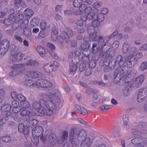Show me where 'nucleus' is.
Wrapping results in <instances>:
<instances>
[{
  "instance_id": "obj_5",
  "label": "nucleus",
  "mask_w": 147,
  "mask_h": 147,
  "mask_svg": "<svg viewBox=\"0 0 147 147\" xmlns=\"http://www.w3.org/2000/svg\"><path fill=\"white\" fill-rule=\"evenodd\" d=\"M46 105L42 106L38 112L40 113L47 116H51L55 114L56 111L53 109L50 108L48 106L49 104L47 103Z\"/></svg>"
},
{
  "instance_id": "obj_38",
  "label": "nucleus",
  "mask_w": 147,
  "mask_h": 147,
  "mask_svg": "<svg viewBox=\"0 0 147 147\" xmlns=\"http://www.w3.org/2000/svg\"><path fill=\"white\" fill-rule=\"evenodd\" d=\"M48 25L47 22L45 20H42L40 24L41 29L42 31H44L46 29L47 25Z\"/></svg>"
},
{
  "instance_id": "obj_2",
  "label": "nucleus",
  "mask_w": 147,
  "mask_h": 147,
  "mask_svg": "<svg viewBox=\"0 0 147 147\" xmlns=\"http://www.w3.org/2000/svg\"><path fill=\"white\" fill-rule=\"evenodd\" d=\"M87 137L86 131L85 130L81 129L78 131L77 128H73L70 129L69 140L73 145L76 146L78 142Z\"/></svg>"
},
{
  "instance_id": "obj_50",
  "label": "nucleus",
  "mask_w": 147,
  "mask_h": 147,
  "mask_svg": "<svg viewBox=\"0 0 147 147\" xmlns=\"http://www.w3.org/2000/svg\"><path fill=\"white\" fill-rule=\"evenodd\" d=\"M73 13L76 15H79L82 12V10L80 9L76 8L73 9Z\"/></svg>"
},
{
  "instance_id": "obj_43",
  "label": "nucleus",
  "mask_w": 147,
  "mask_h": 147,
  "mask_svg": "<svg viewBox=\"0 0 147 147\" xmlns=\"http://www.w3.org/2000/svg\"><path fill=\"white\" fill-rule=\"evenodd\" d=\"M130 87L126 86L123 90V95L125 96H128L129 94Z\"/></svg>"
},
{
  "instance_id": "obj_31",
  "label": "nucleus",
  "mask_w": 147,
  "mask_h": 147,
  "mask_svg": "<svg viewBox=\"0 0 147 147\" xmlns=\"http://www.w3.org/2000/svg\"><path fill=\"white\" fill-rule=\"evenodd\" d=\"M24 84L31 88L35 87V82L29 79L25 80L24 82Z\"/></svg>"
},
{
  "instance_id": "obj_46",
  "label": "nucleus",
  "mask_w": 147,
  "mask_h": 147,
  "mask_svg": "<svg viewBox=\"0 0 147 147\" xmlns=\"http://www.w3.org/2000/svg\"><path fill=\"white\" fill-rule=\"evenodd\" d=\"M2 141L4 142H8L11 140V137L8 136H4L1 138Z\"/></svg>"
},
{
  "instance_id": "obj_63",
  "label": "nucleus",
  "mask_w": 147,
  "mask_h": 147,
  "mask_svg": "<svg viewBox=\"0 0 147 147\" xmlns=\"http://www.w3.org/2000/svg\"><path fill=\"white\" fill-rule=\"evenodd\" d=\"M82 107V106H80L78 105H76L74 106V108L75 110L79 113H80L81 112Z\"/></svg>"
},
{
  "instance_id": "obj_26",
  "label": "nucleus",
  "mask_w": 147,
  "mask_h": 147,
  "mask_svg": "<svg viewBox=\"0 0 147 147\" xmlns=\"http://www.w3.org/2000/svg\"><path fill=\"white\" fill-rule=\"evenodd\" d=\"M44 69L47 73L52 72L53 70V65L51 63H47L45 65Z\"/></svg>"
},
{
  "instance_id": "obj_52",
  "label": "nucleus",
  "mask_w": 147,
  "mask_h": 147,
  "mask_svg": "<svg viewBox=\"0 0 147 147\" xmlns=\"http://www.w3.org/2000/svg\"><path fill=\"white\" fill-rule=\"evenodd\" d=\"M103 36L102 35H100L98 36V45L100 47L103 46L104 45V42H103Z\"/></svg>"
},
{
  "instance_id": "obj_18",
  "label": "nucleus",
  "mask_w": 147,
  "mask_h": 147,
  "mask_svg": "<svg viewBox=\"0 0 147 147\" xmlns=\"http://www.w3.org/2000/svg\"><path fill=\"white\" fill-rule=\"evenodd\" d=\"M0 45L2 47H4L3 48L5 49V51L7 52L9 48L10 45L9 41L7 39H4L0 43Z\"/></svg>"
},
{
  "instance_id": "obj_32",
  "label": "nucleus",
  "mask_w": 147,
  "mask_h": 147,
  "mask_svg": "<svg viewBox=\"0 0 147 147\" xmlns=\"http://www.w3.org/2000/svg\"><path fill=\"white\" fill-rule=\"evenodd\" d=\"M36 50L41 56L43 57L45 55L46 51L42 47L38 46L36 47Z\"/></svg>"
},
{
  "instance_id": "obj_56",
  "label": "nucleus",
  "mask_w": 147,
  "mask_h": 147,
  "mask_svg": "<svg viewBox=\"0 0 147 147\" xmlns=\"http://www.w3.org/2000/svg\"><path fill=\"white\" fill-rule=\"evenodd\" d=\"M136 51L137 49L135 47H132L129 50L128 53H129V54H131V55H129V56L132 55L134 57H134L133 54L136 53Z\"/></svg>"
},
{
  "instance_id": "obj_62",
  "label": "nucleus",
  "mask_w": 147,
  "mask_h": 147,
  "mask_svg": "<svg viewBox=\"0 0 147 147\" xmlns=\"http://www.w3.org/2000/svg\"><path fill=\"white\" fill-rule=\"evenodd\" d=\"M58 42L61 45H63L64 43V40L61 36H59L57 39Z\"/></svg>"
},
{
  "instance_id": "obj_23",
  "label": "nucleus",
  "mask_w": 147,
  "mask_h": 147,
  "mask_svg": "<svg viewBox=\"0 0 147 147\" xmlns=\"http://www.w3.org/2000/svg\"><path fill=\"white\" fill-rule=\"evenodd\" d=\"M14 19L15 18H13V16L12 15L9 16L7 18L4 20L3 21V23L6 26H10L12 23Z\"/></svg>"
},
{
  "instance_id": "obj_4",
  "label": "nucleus",
  "mask_w": 147,
  "mask_h": 147,
  "mask_svg": "<svg viewBox=\"0 0 147 147\" xmlns=\"http://www.w3.org/2000/svg\"><path fill=\"white\" fill-rule=\"evenodd\" d=\"M48 96L50 100L48 102L49 104L48 106L51 109L55 110L56 113L58 107L61 103V100L56 93H51Z\"/></svg>"
},
{
  "instance_id": "obj_27",
  "label": "nucleus",
  "mask_w": 147,
  "mask_h": 147,
  "mask_svg": "<svg viewBox=\"0 0 147 147\" xmlns=\"http://www.w3.org/2000/svg\"><path fill=\"white\" fill-rule=\"evenodd\" d=\"M90 45L88 43H83L82 44L80 48H79V49H81L80 52H82L83 53L84 52H87L88 51L90 48Z\"/></svg>"
},
{
  "instance_id": "obj_20",
  "label": "nucleus",
  "mask_w": 147,
  "mask_h": 147,
  "mask_svg": "<svg viewBox=\"0 0 147 147\" xmlns=\"http://www.w3.org/2000/svg\"><path fill=\"white\" fill-rule=\"evenodd\" d=\"M11 55H12L11 58H15L17 60L19 61L22 60L24 56L23 55L20 53H16L13 52L11 53Z\"/></svg>"
},
{
  "instance_id": "obj_12",
  "label": "nucleus",
  "mask_w": 147,
  "mask_h": 147,
  "mask_svg": "<svg viewBox=\"0 0 147 147\" xmlns=\"http://www.w3.org/2000/svg\"><path fill=\"white\" fill-rule=\"evenodd\" d=\"M88 32L90 34V38L91 40L96 41L98 39L96 33H95V30L92 28V29H90L89 27L88 29Z\"/></svg>"
},
{
  "instance_id": "obj_35",
  "label": "nucleus",
  "mask_w": 147,
  "mask_h": 147,
  "mask_svg": "<svg viewBox=\"0 0 147 147\" xmlns=\"http://www.w3.org/2000/svg\"><path fill=\"white\" fill-rule=\"evenodd\" d=\"M26 64L28 66H36L38 65V62L35 60L30 59L27 62Z\"/></svg>"
},
{
  "instance_id": "obj_54",
  "label": "nucleus",
  "mask_w": 147,
  "mask_h": 147,
  "mask_svg": "<svg viewBox=\"0 0 147 147\" xmlns=\"http://www.w3.org/2000/svg\"><path fill=\"white\" fill-rule=\"evenodd\" d=\"M96 13H89L87 14L86 16L87 18V20H90L92 19L93 18L94 19V17L96 16Z\"/></svg>"
},
{
  "instance_id": "obj_10",
  "label": "nucleus",
  "mask_w": 147,
  "mask_h": 147,
  "mask_svg": "<svg viewBox=\"0 0 147 147\" xmlns=\"http://www.w3.org/2000/svg\"><path fill=\"white\" fill-rule=\"evenodd\" d=\"M42 76V74L41 72L33 70L27 72L26 74V78L28 77L32 78L40 77Z\"/></svg>"
},
{
  "instance_id": "obj_64",
  "label": "nucleus",
  "mask_w": 147,
  "mask_h": 147,
  "mask_svg": "<svg viewBox=\"0 0 147 147\" xmlns=\"http://www.w3.org/2000/svg\"><path fill=\"white\" fill-rule=\"evenodd\" d=\"M96 62L93 61L90 62L89 64V66L90 68H93L96 66Z\"/></svg>"
},
{
  "instance_id": "obj_1",
  "label": "nucleus",
  "mask_w": 147,
  "mask_h": 147,
  "mask_svg": "<svg viewBox=\"0 0 147 147\" xmlns=\"http://www.w3.org/2000/svg\"><path fill=\"white\" fill-rule=\"evenodd\" d=\"M137 62V59L136 58L134 57L132 55L128 56L124 58L121 55H118L116 57L114 61L113 62L110 61L107 63V64L110 66L111 64L113 68L118 65L120 66L124 65L122 68H118L115 69L114 76L115 80H117V81L119 82L122 79L124 80L125 82H129V81L127 80L129 78L130 75H135L136 71L135 69H132L128 74L127 73L128 67H132Z\"/></svg>"
},
{
  "instance_id": "obj_61",
  "label": "nucleus",
  "mask_w": 147,
  "mask_h": 147,
  "mask_svg": "<svg viewBox=\"0 0 147 147\" xmlns=\"http://www.w3.org/2000/svg\"><path fill=\"white\" fill-rule=\"evenodd\" d=\"M12 105L13 108L17 107H20L19 105V102L16 100H13L12 102Z\"/></svg>"
},
{
  "instance_id": "obj_21",
  "label": "nucleus",
  "mask_w": 147,
  "mask_h": 147,
  "mask_svg": "<svg viewBox=\"0 0 147 147\" xmlns=\"http://www.w3.org/2000/svg\"><path fill=\"white\" fill-rule=\"evenodd\" d=\"M24 14L25 17L28 19V18H30L33 16L34 14V12L32 9L28 8L24 10Z\"/></svg>"
},
{
  "instance_id": "obj_55",
  "label": "nucleus",
  "mask_w": 147,
  "mask_h": 147,
  "mask_svg": "<svg viewBox=\"0 0 147 147\" xmlns=\"http://www.w3.org/2000/svg\"><path fill=\"white\" fill-rule=\"evenodd\" d=\"M17 98L21 102L25 101L26 99V98L23 95L20 94H18Z\"/></svg>"
},
{
  "instance_id": "obj_33",
  "label": "nucleus",
  "mask_w": 147,
  "mask_h": 147,
  "mask_svg": "<svg viewBox=\"0 0 147 147\" xmlns=\"http://www.w3.org/2000/svg\"><path fill=\"white\" fill-rule=\"evenodd\" d=\"M8 117L3 116L2 115H0V125H3L5 123L8 119Z\"/></svg>"
},
{
  "instance_id": "obj_58",
  "label": "nucleus",
  "mask_w": 147,
  "mask_h": 147,
  "mask_svg": "<svg viewBox=\"0 0 147 147\" xmlns=\"http://www.w3.org/2000/svg\"><path fill=\"white\" fill-rule=\"evenodd\" d=\"M99 21H98L97 20L94 19V20L92 22V25L93 27H98L100 25V23Z\"/></svg>"
},
{
  "instance_id": "obj_16",
  "label": "nucleus",
  "mask_w": 147,
  "mask_h": 147,
  "mask_svg": "<svg viewBox=\"0 0 147 147\" xmlns=\"http://www.w3.org/2000/svg\"><path fill=\"white\" fill-rule=\"evenodd\" d=\"M25 66L24 64H16L12 66V67L19 73L24 70Z\"/></svg>"
},
{
  "instance_id": "obj_17",
  "label": "nucleus",
  "mask_w": 147,
  "mask_h": 147,
  "mask_svg": "<svg viewBox=\"0 0 147 147\" xmlns=\"http://www.w3.org/2000/svg\"><path fill=\"white\" fill-rule=\"evenodd\" d=\"M68 132L67 131L63 132L62 136H61L59 139L58 142L59 144H62L63 142L67 139L68 137Z\"/></svg>"
},
{
  "instance_id": "obj_24",
  "label": "nucleus",
  "mask_w": 147,
  "mask_h": 147,
  "mask_svg": "<svg viewBox=\"0 0 147 147\" xmlns=\"http://www.w3.org/2000/svg\"><path fill=\"white\" fill-rule=\"evenodd\" d=\"M98 51L102 50V53H105L109 52L110 49V47L109 45H107L106 43H105L103 46H102L101 47L100 46L98 47Z\"/></svg>"
},
{
  "instance_id": "obj_14",
  "label": "nucleus",
  "mask_w": 147,
  "mask_h": 147,
  "mask_svg": "<svg viewBox=\"0 0 147 147\" xmlns=\"http://www.w3.org/2000/svg\"><path fill=\"white\" fill-rule=\"evenodd\" d=\"M18 129L20 132L22 133L24 135H27L29 133L28 127H25L22 123H20L19 124Z\"/></svg>"
},
{
  "instance_id": "obj_25",
  "label": "nucleus",
  "mask_w": 147,
  "mask_h": 147,
  "mask_svg": "<svg viewBox=\"0 0 147 147\" xmlns=\"http://www.w3.org/2000/svg\"><path fill=\"white\" fill-rule=\"evenodd\" d=\"M42 80L43 84V87L49 88L52 86V83L50 81L44 79H42Z\"/></svg>"
},
{
  "instance_id": "obj_15",
  "label": "nucleus",
  "mask_w": 147,
  "mask_h": 147,
  "mask_svg": "<svg viewBox=\"0 0 147 147\" xmlns=\"http://www.w3.org/2000/svg\"><path fill=\"white\" fill-rule=\"evenodd\" d=\"M123 121V126L124 128L128 129L129 127V116L127 114L124 115L122 118Z\"/></svg>"
},
{
  "instance_id": "obj_13",
  "label": "nucleus",
  "mask_w": 147,
  "mask_h": 147,
  "mask_svg": "<svg viewBox=\"0 0 147 147\" xmlns=\"http://www.w3.org/2000/svg\"><path fill=\"white\" fill-rule=\"evenodd\" d=\"M144 76L143 75H141L138 76L135 78V86L138 88L142 84L144 80Z\"/></svg>"
},
{
  "instance_id": "obj_11",
  "label": "nucleus",
  "mask_w": 147,
  "mask_h": 147,
  "mask_svg": "<svg viewBox=\"0 0 147 147\" xmlns=\"http://www.w3.org/2000/svg\"><path fill=\"white\" fill-rule=\"evenodd\" d=\"M47 102L45 99H41L40 100V102H34L32 104V106L34 109L36 110L38 112L42 106L47 105Z\"/></svg>"
},
{
  "instance_id": "obj_34",
  "label": "nucleus",
  "mask_w": 147,
  "mask_h": 147,
  "mask_svg": "<svg viewBox=\"0 0 147 147\" xmlns=\"http://www.w3.org/2000/svg\"><path fill=\"white\" fill-rule=\"evenodd\" d=\"M64 31L66 32L67 34L71 37H72L76 34V32L75 31H72L71 28L69 27H67L66 28V31Z\"/></svg>"
},
{
  "instance_id": "obj_36",
  "label": "nucleus",
  "mask_w": 147,
  "mask_h": 147,
  "mask_svg": "<svg viewBox=\"0 0 147 147\" xmlns=\"http://www.w3.org/2000/svg\"><path fill=\"white\" fill-rule=\"evenodd\" d=\"M62 35L64 36L63 39L65 42L66 43H69L70 41V36L69 35L64 31H63Z\"/></svg>"
},
{
  "instance_id": "obj_28",
  "label": "nucleus",
  "mask_w": 147,
  "mask_h": 147,
  "mask_svg": "<svg viewBox=\"0 0 147 147\" xmlns=\"http://www.w3.org/2000/svg\"><path fill=\"white\" fill-rule=\"evenodd\" d=\"M38 120L35 119H33L30 120V121H27V125L29 127L32 128L33 126H35L38 123Z\"/></svg>"
},
{
  "instance_id": "obj_6",
  "label": "nucleus",
  "mask_w": 147,
  "mask_h": 147,
  "mask_svg": "<svg viewBox=\"0 0 147 147\" xmlns=\"http://www.w3.org/2000/svg\"><path fill=\"white\" fill-rule=\"evenodd\" d=\"M24 15L23 14H19L17 18L14 19V21L12 25V29L14 30L18 29L22 21L24 19Z\"/></svg>"
},
{
  "instance_id": "obj_47",
  "label": "nucleus",
  "mask_w": 147,
  "mask_h": 147,
  "mask_svg": "<svg viewBox=\"0 0 147 147\" xmlns=\"http://www.w3.org/2000/svg\"><path fill=\"white\" fill-rule=\"evenodd\" d=\"M84 12L86 14L94 13V11L90 7H86L84 9Z\"/></svg>"
},
{
  "instance_id": "obj_22",
  "label": "nucleus",
  "mask_w": 147,
  "mask_h": 147,
  "mask_svg": "<svg viewBox=\"0 0 147 147\" xmlns=\"http://www.w3.org/2000/svg\"><path fill=\"white\" fill-rule=\"evenodd\" d=\"M56 136L54 134L51 133L49 135L48 140L53 145H54L57 142Z\"/></svg>"
},
{
  "instance_id": "obj_44",
  "label": "nucleus",
  "mask_w": 147,
  "mask_h": 147,
  "mask_svg": "<svg viewBox=\"0 0 147 147\" xmlns=\"http://www.w3.org/2000/svg\"><path fill=\"white\" fill-rule=\"evenodd\" d=\"M147 69V62H144L142 63L139 67V70L144 71Z\"/></svg>"
},
{
  "instance_id": "obj_8",
  "label": "nucleus",
  "mask_w": 147,
  "mask_h": 147,
  "mask_svg": "<svg viewBox=\"0 0 147 147\" xmlns=\"http://www.w3.org/2000/svg\"><path fill=\"white\" fill-rule=\"evenodd\" d=\"M93 141L90 138L88 137L84 139L78 143L80 145V147H91Z\"/></svg>"
},
{
  "instance_id": "obj_51",
  "label": "nucleus",
  "mask_w": 147,
  "mask_h": 147,
  "mask_svg": "<svg viewBox=\"0 0 147 147\" xmlns=\"http://www.w3.org/2000/svg\"><path fill=\"white\" fill-rule=\"evenodd\" d=\"M77 67H78L76 65L73 64L70 65L69 69L71 72H74L76 70Z\"/></svg>"
},
{
  "instance_id": "obj_42",
  "label": "nucleus",
  "mask_w": 147,
  "mask_h": 147,
  "mask_svg": "<svg viewBox=\"0 0 147 147\" xmlns=\"http://www.w3.org/2000/svg\"><path fill=\"white\" fill-rule=\"evenodd\" d=\"M24 34L26 37H30L32 35L31 32L30 30L28 28L23 30Z\"/></svg>"
},
{
  "instance_id": "obj_30",
  "label": "nucleus",
  "mask_w": 147,
  "mask_h": 147,
  "mask_svg": "<svg viewBox=\"0 0 147 147\" xmlns=\"http://www.w3.org/2000/svg\"><path fill=\"white\" fill-rule=\"evenodd\" d=\"M30 114V112L29 111L26 110V109H22L20 113L21 116L26 117V120L29 119L30 118V117L29 115Z\"/></svg>"
},
{
  "instance_id": "obj_29",
  "label": "nucleus",
  "mask_w": 147,
  "mask_h": 147,
  "mask_svg": "<svg viewBox=\"0 0 147 147\" xmlns=\"http://www.w3.org/2000/svg\"><path fill=\"white\" fill-rule=\"evenodd\" d=\"M21 105L23 109H31L30 105V103L28 102L26 100L21 102Z\"/></svg>"
},
{
  "instance_id": "obj_19",
  "label": "nucleus",
  "mask_w": 147,
  "mask_h": 147,
  "mask_svg": "<svg viewBox=\"0 0 147 147\" xmlns=\"http://www.w3.org/2000/svg\"><path fill=\"white\" fill-rule=\"evenodd\" d=\"M142 140L137 138H134L131 140V143L134 145H137L138 147H144L142 143Z\"/></svg>"
},
{
  "instance_id": "obj_37",
  "label": "nucleus",
  "mask_w": 147,
  "mask_h": 147,
  "mask_svg": "<svg viewBox=\"0 0 147 147\" xmlns=\"http://www.w3.org/2000/svg\"><path fill=\"white\" fill-rule=\"evenodd\" d=\"M29 22V20L26 19L24 20L20 25V28H23V30L25 29H27L28 27V24Z\"/></svg>"
},
{
  "instance_id": "obj_9",
  "label": "nucleus",
  "mask_w": 147,
  "mask_h": 147,
  "mask_svg": "<svg viewBox=\"0 0 147 147\" xmlns=\"http://www.w3.org/2000/svg\"><path fill=\"white\" fill-rule=\"evenodd\" d=\"M11 108V106L9 104L6 103L2 105L1 111L2 112H7L5 115L6 116H9L12 115Z\"/></svg>"
},
{
  "instance_id": "obj_49",
  "label": "nucleus",
  "mask_w": 147,
  "mask_h": 147,
  "mask_svg": "<svg viewBox=\"0 0 147 147\" xmlns=\"http://www.w3.org/2000/svg\"><path fill=\"white\" fill-rule=\"evenodd\" d=\"M102 5V3L100 2H97L94 3L93 5V7L95 9H97L101 7Z\"/></svg>"
},
{
  "instance_id": "obj_57",
  "label": "nucleus",
  "mask_w": 147,
  "mask_h": 147,
  "mask_svg": "<svg viewBox=\"0 0 147 147\" xmlns=\"http://www.w3.org/2000/svg\"><path fill=\"white\" fill-rule=\"evenodd\" d=\"M90 57L89 55H88L87 56L86 55H84L82 57V60L83 62L84 63H86V62H87L89 61L90 60Z\"/></svg>"
},
{
  "instance_id": "obj_48",
  "label": "nucleus",
  "mask_w": 147,
  "mask_h": 147,
  "mask_svg": "<svg viewBox=\"0 0 147 147\" xmlns=\"http://www.w3.org/2000/svg\"><path fill=\"white\" fill-rule=\"evenodd\" d=\"M42 85V79L37 80L35 82V87H43Z\"/></svg>"
},
{
  "instance_id": "obj_45",
  "label": "nucleus",
  "mask_w": 147,
  "mask_h": 147,
  "mask_svg": "<svg viewBox=\"0 0 147 147\" xmlns=\"http://www.w3.org/2000/svg\"><path fill=\"white\" fill-rule=\"evenodd\" d=\"M82 2V0H74L73 5L75 7H78L81 6Z\"/></svg>"
},
{
  "instance_id": "obj_59",
  "label": "nucleus",
  "mask_w": 147,
  "mask_h": 147,
  "mask_svg": "<svg viewBox=\"0 0 147 147\" xmlns=\"http://www.w3.org/2000/svg\"><path fill=\"white\" fill-rule=\"evenodd\" d=\"M15 12V10L13 9H11L8 11H7V13L8 14H10L9 16H13L14 18H16L17 17H16V15H15V14H14Z\"/></svg>"
},
{
  "instance_id": "obj_3",
  "label": "nucleus",
  "mask_w": 147,
  "mask_h": 147,
  "mask_svg": "<svg viewBox=\"0 0 147 147\" xmlns=\"http://www.w3.org/2000/svg\"><path fill=\"white\" fill-rule=\"evenodd\" d=\"M44 132V129L40 126H37L36 127H34L32 130V134L33 138L32 141L34 144L37 145L39 143L38 139L45 142L47 139V137L43 136Z\"/></svg>"
},
{
  "instance_id": "obj_40",
  "label": "nucleus",
  "mask_w": 147,
  "mask_h": 147,
  "mask_svg": "<svg viewBox=\"0 0 147 147\" xmlns=\"http://www.w3.org/2000/svg\"><path fill=\"white\" fill-rule=\"evenodd\" d=\"M130 47L129 45L126 43H125L123 46L122 51L124 53H126L127 52H129Z\"/></svg>"
},
{
  "instance_id": "obj_60",
  "label": "nucleus",
  "mask_w": 147,
  "mask_h": 147,
  "mask_svg": "<svg viewBox=\"0 0 147 147\" xmlns=\"http://www.w3.org/2000/svg\"><path fill=\"white\" fill-rule=\"evenodd\" d=\"M131 134L133 136H140L141 134H142V131H135L132 132Z\"/></svg>"
},
{
  "instance_id": "obj_7",
  "label": "nucleus",
  "mask_w": 147,
  "mask_h": 147,
  "mask_svg": "<svg viewBox=\"0 0 147 147\" xmlns=\"http://www.w3.org/2000/svg\"><path fill=\"white\" fill-rule=\"evenodd\" d=\"M147 96V88H144L140 89L138 94L137 101L142 102Z\"/></svg>"
},
{
  "instance_id": "obj_39",
  "label": "nucleus",
  "mask_w": 147,
  "mask_h": 147,
  "mask_svg": "<svg viewBox=\"0 0 147 147\" xmlns=\"http://www.w3.org/2000/svg\"><path fill=\"white\" fill-rule=\"evenodd\" d=\"M31 25L33 26H36L39 24V22L37 18L36 17L33 18L30 22Z\"/></svg>"
},
{
  "instance_id": "obj_53",
  "label": "nucleus",
  "mask_w": 147,
  "mask_h": 147,
  "mask_svg": "<svg viewBox=\"0 0 147 147\" xmlns=\"http://www.w3.org/2000/svg\"><path fill=\"white\" fill-rule=\"evenodd\" d=\"M47 46L49 49L54 50L55 48L54 45L51 43H48L46 44Z\"/></svg>"
},
{
  "instance_id": "obj_41",
  "label": "nucleus",
  "mask_w": 147,
  "mask_h": 147,
  "mask_svg": "<svg viewBox=\"0 0 147 147\" xmlns=\"http://www.w3.org/2000/svg\"><path fill=\"white\" fill-rule=\"evenodd\" d=\"M94 19L97 20L98 21L102 22L104 20V15L101 13L97 14L96 17H94Z\"/></svg>"
}]
</instances>
